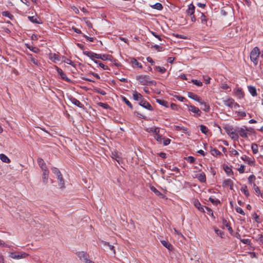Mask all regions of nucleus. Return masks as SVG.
Here are the masks:
<instances>
[{
	"instance_id": "nucleus-5",
	"label": "nucleus",
	"mask_w": 263,
	"mask_h": 263,
	"mask_svg": "<svg viewBox=\"0 0 263 263\" xmlns=\"http://www.w3.org/2000/svg\"><path fill=\"white\" fill-rule=\"evenodd\" d=\"M139 104L144 108H146L149 110H153V108L152 105L146 101L142 99L139 102Z\"/></svg>"
},
{
	"instance_id": "nucleus-9",
	"label": "nucleus",
	"mask_w": 263,
	"mask_h": 263,
	"mask_svg": "<svg viewBox=\"0 0 263 263\" xmlns=\"http://www.w3.org/2000/svg\"><path fill=\"white\" fill-rule=\"evenodd\" d=\"M56 70L58 74L60 76L62 79L65 80L67 82L70 81V80L67 77L66 74L63 71V70L61 68L56 66Z\"/></svg>"
},
{
	"instance_id": "nucleus-7",
	"label": "nucleus",
	"mask_w": 263,
	"mask_h": 263,
	"mask_svg": "<svg viewBox=\"0 0 263 263\" xmlns=\"http://www.w3.org/2000/svg\"><path fill=\"white\" fill-rule=\"evenodd\" d=\"M186 106L188 107V109H189V111L196 114L198 117H199L201 116V111L198 108L195 107L194 106H193L191 105H186Z\"/></svg>"
},
{
	"instance_id": "nucleus-40",
	"label": "nucleus",
	"mask_w": 263,
	"mask_h": 263,
	"mask_svg": "<svg viewBox=\"0 0 263 263\" xmlns=\"http://www.w3.org/2000/svg\"><path fill=\"white\" fill-rule=\"evenodd\" d=\"M224 170L228 176H231L233 174L232 169L228 166H224Z\"/></svg>"
},
{
	"instance_id": "nucleus-12",
	"label": "nucleus",
	"mask_w": 263,
	"mask_h": 263,
	"mask_svg": "<svg viewBox=\"0 0 263 263\" xmlns=\"http://www.w3.org/2000/svg\"><path fill=\"white\" fill-rule=\"evenodd\" d=\"M237 132L238 133V136L239 135L242 138H247L248 137V133L246 132V129L243 128H238L236 129Z\"/></svg>"
},
{
	"instance_id": "nucleus-35",
	"label": "nucleus",
	"mask_w": 263,
	"mask_h": 263,
	"mask_svg": "<svg viewBox=\"0 0 263 263\" xmlns=\"http://www.w3.org/2000/svg\"><path fill=\"white\" fill-rule=\"evenodd\" d=\"M2 15L4 16H5V17H7L11 20H12L14 18L13 15L12 14H11L10 12L8 11L3 12Z\"/></svg>"
},
{
	"instance_id": "nucleus-43",
	"label": "nucleus",
	"mask_w": 263,
	"mask_h": 263,
	"mask_svg": "<svg viewBox=\"0 0 263 263\" xmlns=\"http://www.w3.org/2000/svg\"><path fill=\"white\" fill-rule=\"evenodd\" d=\"M26 47L29 49L31 51L34 53H38L40 51V49L35 47H31L29 46L28 44H26Z\"/></svg>"
},
{
	"instance_id": "nucleus-23",
	"label": "nucleus",
	"mask_w": 263,
	"mask_h": 263,
	"mask_svg": "<svg viewBox=\"0 0 263 263\" xmlns=\"http://www.w3.org/2000/svg\"><path fill=\"white\" fill-rule=\"evenodd\" d=\"M133 99L136 101H141L143 99L142 96L137 91H135L133 95Z\"/></svg>"
},
{
	"instance_id": "nucleus-50",
	"label": "nucleus",
	"mask_w": 263,
	"mask_h": 263,
	"mask_svg": "<svg viewBox=\"0 0 263 263\" xmlns=\"http://www.w3.org/2000/svg\"><path fill=\"white\" fill-rule=\"evenodd\" d=\"M194 205L196 208H197L200 211H202V210L201 209V207H202L203 206H201L200 202L198 200H195L194 201Z\"/></svg>"
},
{
	"instance_id": "nucleus-17",
	"label": "nucleus",
	"mask_w": 263,
	"mask_h": 263,
	"mask_svg": "<svg viewBox=\"0 0 263 263\" xmlns=\"http://www.w3.org/2000/svg\"><path fill=\"white\" fill-rule=\"evenodd\" d=\"M28 56L29 60L32 62L35 65L39 67L41 65L39 61L36 59L31 54L28 53L27 54Z\"/></svg>"
},
{
	"instance_id": "nucleus-16",
	"label": "nucleus",
	"mask_w": 263,
	"mask_h": 263,
	"mask_svg": "<svg viewBox=\"0 0 263 263\" xmlns=\"http://www.w3.org/2000/svg\"><path fill=\"white\" fill-rule=\"evenodd\" d=\"M201 209L202 210V212H203L204 213H206L207 214L211 216L213 218H215V217L213 215V211L210 208H209L208 206H205L201 207Z\"/></svg>"
},
{
	"instance_id": "nucleus-27",
	"label": "nucleus",
	"mask_w": 263,
	"mask_h": 263,
	"mask_svg": "<svg viewBox=\"0 0 263 263\" xmlns=\"http://www.w3.org/2000/svg\"><path fill=\"white\" fill-rule=\"evenodd\" d=\"M156 102L159 103L160 105H162L163 106H165L166 107H168V105H169L168 102L167 101L164 100L160 99H156Z\"/></svg>"
},
{
	"instance_id": "nucleus-61",
	"label": "nucleus",
	"mask_w": 263,
	"mask_h": 263,
	"mask_svg": "<svg viewBox=\"0 0 263 263\" xmlns=\"http://www.w3.org/2000/svg\"><path fill=\"white\" fill-rule=\"evenodd\" d=\"M187 160L191 163H193L195 161V158L192 156H189L187 158Z\"/></svg>"
},
{
	"instance_id": "nucleus-1",
	"label": "nucleus",
	"mask_w": 263,
	"mask_h": 263,
	"mask_svg": "<svg viewBox=\"0 0 263 263\" xmlns=\"http://www.w3.org/2000/svg\"><path fill=\"white\" fill-rule=\"evenodd\" d=\"M136 80L143 85H156V82L151 79L147 75H140L136 76Z\"/></svg>"
},
{
	"instance_id": "nucleus-51",
	"label": "nucleus",
	"mask_w": 263,
	"mask_h": 263,
	"mask_svg": "<svg viewBox=\"0 0 263 263\" xmlns=\"http://www.w3.org/2000/svg\"><path fill=\"white\" fill-rule=\"evenodd\" d=\"M253 218L255 220V221L257 222V223H260V218H259V216L256 213H254L253 214Z\"/></svg>"
},
{
	"instance_id": "nucleus-28",
	"label": "nucleus",
	"mask_w": 263,
	"mask_h": 263,
	"mask_svg": "<svg viewBox=\"0 0 263 263\" xmlns=\"http://www.w3.org/2000/svg\"><path fill=\"white\" fill-rule=\"evenodd\" d=\"M0 159L2 161L5 163H8L10 162V159L4 154H0Z\"/></svg>"
},
{
	"instance_id": "nucleus-44",
	"label": "nucleus",
	"mask_w": 263,
	"mask_h": 263,
	"mask_svg": "<svg viewBox=\"0 0 263 263\" xmlns=\"http://www.w3.org/2000/svg\"><path fill=\"white\" fill-rule=\"evenodd\" d=\"M251 149L253 153L256 154L258 153V145L255 143H253L251 145Z\"/></svg>"
},
{
	"instance_id": "nucleus-60",
	"label": "nucleus",
	"mask_w": 263,
	"mask_h": 263,
	"mask_svg": "<svg viewBox=\"0 0 263 263\" xmlns=\"http://www.w3.org/2000/svg\"><path fill=\"white\" fill-rule=\"evenodd\" d=\"M175 98L179 101L181 102H184L185 101H187L186 98L181 96H175Z\"/></svg>"
},
{
	"instance_id": "nucleus-33",
	"label": "nucleus",
	"mask_w": 263,
	"mask_h": 263,
	"mask_svg": "<svg viewBox=\"0 0 263 263\" xmlns=\"http://www.w3.org/2000/svg\"><path fill=\"white\" fill-rule=\"evenodd\" d=\"M151 7L153 9L158 10H161L163 9V6L162 4L160 3H157L151 6Z\"/></svg>"
},
{
	"instance_id": "nucleus-41",
	"label": "nucleus",
	"mask_w": 263,
	"mask_h": 263,
	"mask_svg": "<svg viewBox=\"0 0 263 263\" xmlns=\"http://www.w3.org/2000/svg\"><path fill=\"white\" fill-rule=\"evenodd\" d=\"M240 190L244 193V194L246 196L248 197L250 195V193L248 190L247 185H243V186H242Z\"/></svg>"
},
{
	"instance_id": "nucleus-48",
	"label": "nucleus",
	"mask_w": 263,
	"mask_h": 263,
	"mask_svg": "<svg viewBox=\"0 0 263 263\" xmlns=\"http://www.w3.org/2000/svg\"><path fill=\"white\" fill-rule=\"evenodd\" d=\"M52 172L53 173L55 174L57 176H60L61 174V172L59 171V170L57 167H52L51 168Z\"/></svg>"
},
{
	"instance_id": "nucleus-15",
	"label": "nucleus",
	"mask_w": 263,
	"mask_h": 263,
	"mask_svg": "<svg viewBox=\"0 0 263 263\" xmlns=\"http://www.w3.org/2000/svg\"><path fill=\"white\" fill-rule=\"evenodd\" d=\"M145 131L147 133H153L155 135H157L160 132V128L156 126H153L151 127L146 128L145 129Z\"/></svg>"
},
{
	"instance_id": "nucleus-63",
	"label": "nucleus",
	"mask_w": 263,
	"mask_h": 263,
	"mask_svg": "<svg viewBox=\"0 0 263 263\" xmlns=\"http://www.w3.org/2000/svg\"><path fill=\"white\" fill-rule=\"evenodd\" d=\"M171 141V140L169 138L164 139H163V144L164 145L166 146L170 143Z\"/></svg>"
},
{
	"instance_id": "nucleus-49",
	"label": "nucleus",
	"mask_w": 263,
	"mask_h": 263,
	"mask_svg": "<svg viewBox=\"0 0 263 263\" xmlns=\"http://www.w3.org/2000/svg\"><path fill=\"white\" fill-rule=\"evenodd\" d=\"M175 129L177 130H182L183 133H185L187 129V128L184 127V126H175Z\"/></svg>"
},
{
	"instance_id": "nucleus-46",
	"label": "nucleus",
	"mask_w": 263,
	"mask_h": 263,
	"mask_svg": "<svg viewBox=\"0 0 263 263\" xmlns=\"http://www.w3.org/2000/svg\"><path fill=\"white\" fill-rule=\"evenodd\" d=\"M200 129L201 132L204 134H207L209 132V129L207 127L203 125H200Z\"/></svg>"
},
{
	"instance_id": "nucleus-24",
	"label": "nucleus",
	"mask_w": 263,
	"mask_h": 263,
	"mask_svg": "<svg viewBox=\"0 0 263 263\" xmlns=\"http://www.w3.org/2000/svg\"><path fill=\"white\" fill-rule=\"evenodd\" d=\"M57 179L59 180V185L60 189H64L65 187V183L62 175L61 174L60 176H58Z\"/></svg>"
},
{
	"instance_id": "nucleus-14",
	"label": "nucleus",
	"mask_w": 263,
	"mask_h": 263,
	"mask_svg": "<svg viewBox=\"0 0 263 263\" xmlns=\"http://www.w3.org/2000/svg\"><path fill=\"white\" fill-rule=\"evenodd\" d=\"M201 106V109L205 112H209L210 109L209 105L206 104L204 101H202L200 98V101L198 102Z\"/></svg>"
},
{
	"instance_id": "nucleus-29",
	"label": "nucleus",
	"mask_w": 263,
	"mask_h": 263,
	"mask_svg": "<svg viewBox=\"0 0 263 263\" xmlns=\"http://www.w3.org/2000/svg\"><path fill=\"white\" fill-rule=\"evenodd\" d=\"M161 242L163 246L166 248L168 250H171L172 249V245L169 243L167 240H161Z\"/></svg>"
},
{
	"instance_id": "nucleus-58",
	"label": "nucleus",
	"mask_w": 263,
	"mask_h": 263,
	"mask_svg": "<svg viewBox=\"0 0 263 263\" xmlns=\"http://www.w3.org/2000/svg\"><path fill=\"white\" fill-rule=\"evenodd\" d=\"M257 240L259 242V243L263 244V235L259 234L258 235Z\"/></svg>"
},
{
	"instance_id": "nucleus-59",
	"label": "nucleus",
	"mask_w": 263,
	"mask_h": 263,
	"mask_svg": "<svg viewBox=\"0 0 263 263\" xmlns=\"http://www.w3.org/2000/svg\"><path fill=\"white\" fill-rule=\"evenodd\" d=\"M235 210L237 213H238L242 215H245V213L243 210L241 208H240L239 207H237L235 208Z\"/></svg>"
},
{
	"instance_id": "nucleus-13",
	"label": "nucleus",
	"mask_w": 263,
	"mask_h": 263,
	"mask_svg": "<svg viewBox=\"0 0 263 263\" xmlns=\"http://www.w3.org/2000/svg\"><path fill=\"white\" fill-rule=\"evenodd\" d=\"M241 159L243 161L247 162L248 164L250 165L254 166L255 165V160L254 158H250L246 155H243L241 157Z\"/></svg>"
},
{
	"instance_id": "nucleus-19",
	"label": "nucleus",
	"mask_w": 263,
	"mask_h": 263,
	"mask_svg": "<svg viewBox=\"0 0 263 263\" xmlns=\"http://www.w3.org/2000/svg\"><path fill=\"white\" fill-rule=\"evenodd\" d=\"M196 178H197L201 182H204L206 181L205 175L203 172L197 174L196 175Z\"/></svg>"
},
{
	"instance_id": "nucleus-2",
	"label": "nucleus",
	"mask_w": 263,
	"mask_h": 263,
	"mask_svg": "<svg viewBox=\"0 0 263 263\" xmlns=\"http://www.w3.org/2000/svg\"><path fill=\"white\" fill-rule=\"evenodd\" d=\"M260 54V51L257 47H254L250 53V59L255 65L258 63V58Z\"/></svg>"
},
{
	"instance_id": "nucleus-39",
	"label": "nucleus",
	"mask_w": 263,
	"mask_h": 263,
	"mask_svg": "<svg viewBox=\"0 0 263 263\" xmlns=\"http://www.w3.org/2000/svg\"><path fill=\"white\" fill-rule=\"evenodd\" d=\"M28 20L32 23H35V24H41L42 23L40 22L36 17H35L34 16H29L28 17Z\"/></svg>"
},
{
	"instance_id": "nucleus-31",
	"label": "nucleus",
	"mask_w": 263,
	"mask_h": 263,
	"mask_svg": "<svg viewBox=\"0 0 263 263\" xmlns=\"http://www.w3.org/2000/svg\"><path fill=\"white\" fill-rule=\"evenodd\" d=\"M49 59L54 63H55L57 61H60V58L59 55L55 53L51 54L50 55Z\"/></svg>"
},
{
	"instance_id": "nucleus-53",
	"label": "nucleus",
	"mask_w": 263,
	"mask_h": 263,
	"mask_svg": "<svg viewBox=\"0 0 263 263\" xmlns=\"http://www.w3.org/2000/svg\"><path fill=\"white\" fill-rule=\"evenodd\" d=\"M215 232L218 236H219L221 237H222V236L224 234V233L222 231L218 229H215Z\"/></svg>"
},
{
	"instance_id": "nucleus-25",
	"label": "nucleus",
	"mask_w": 263,
	"mask_h": 263,
	"mask_svg": "<svg viewBox=\"0 0 263 263\" xmlns=\"http://www.w3.org/2000/svg\"><path fill=\"white\" fill-rule=\"evenodd\" d=\"M248 90L253 97L257 96L256 89L254 86L250 85L248 86Z\"/></svg>"
},
{
	"instance_id": "nucleus-32",
	"label": "nucleus",
	"mask_w": 263,
	"mask_h": 263,
	"mask_svg": "<svg viewBox=\"0 0 263 263\" xmlns=\"http://www.w3.org/2000/svg\"><path fill=\"white\" fill-rule=\"evenodd\" d=\"M224 129L226 130V132L227 133L228 135H230L231 134H232L233 132H234L235 130H234L233 127L231 125H228L224 127Z\"/></svg>"
},
{
	"instance_id": "nucleus-11",
	"label": "nucleus",
	"mask_w": 263,
	"mask_h": 263,
	"mask_svg": "<svg viewBox=\"0 0 263 263\" xmlns=\"http://www.w3.org/2000/svg\"><path fill=\"white\" fill-rule=\"evenodd\" d=\"M37 162L39 166L42 171H46V170H48L47 165L42 158H37Z\"/></svg>"
},
{
	"instance_id": "nucleus-21",
	"label": "nucleus",
	"mask_w": 263,
	"mask_h": 263,
	"mask_svg": "<svg viewBox=\"0 0 263 263\" xmlns=\"http://www.w3.org/2000/svg\"><path fill=\"white\" fill-rule=\"evenodd\" d=\"M195 7L193 4H191L188 6V9L186 10V13L188 15H192L195 12Z\"/></svg>"
},
{
	"instance_id": "nucleus-30",
	"label": "nucleus",
	"mask_w": 263,
	"mask_h": 263,
	"mask_svg": "<svg viewBox=\"0 0 263 263\" xmlns=\"http://www.w3.org/2000/svg\"><path fill=\"white\" fill-rule=\"evenodd\" d=\"M111 56L108 54H100L99 59H101L103 61L111 60Z\"/></svg>"
},
{
	"instance_id": "nucleus-3",
	"label": "nucleus",
	"mask_w": 263,
	"mask_h": 263,
	"mask_svg": "<svg viewBox=\"0 0 263 263\" xmlns=\"http://www.w3.org/2000/svg\"><path fill=\"white\" fill-rule=\"evenodd\" d=\"M28 255L29 254L25 252H22L18 254H16L15 253L12 252L10 253V257L13 259H18L21 258H26Z\"/></svg>"
},
{
	"instance_id": "nucleus-57",
	"label": "nucleus",
	"mask_w": 263,
	"mask_h": 263,
	"mask_svg": "<svg viewBox=\"0 0 263 263\" xmlns=\"http://www.w3.org/2000/svg\"><path fill=\"white\" fill-rule=\"evenodd\" d=\"M192 82L194 84L198 86H201L202 85V82L199 81V80H193L192 81Z\"/></svg>"
},
{
	"instance_id": "nucleus-20",
	"label": "nucleus",
	"mask_w": 263,
	"mask_h": 263,
	"mask_svg": "<svg viewBox=\"0 0 263 263\" xmlns=\"http://www.w3.org/2000/svg\"><path fill=\"white\" fill-rule=\"evenodd\" d=\"M187 97L189 98L193 99L197 102H199V101H200V98L193 92H188Z\"/></svg>"
},
{
	"instance_id": "nucleus-38",
	"label": "nucleus",
	"mask_w": 263,
	"mask_h": 263,
	"mask_svg": "<svg viewBox=\"0 0 263 263\" xmlns=\"http://www.w3.org/2000/svg\"><path fill=\"white\" fill-rule=\"evenodd\" d=\"M211 153L212 155L215 156L221 155V153L216 148H211Z\"/></svg>"
},
{
	"instance_id": "nucleus-64",
	"label": "nucleus",
	"mask_w": 263,
	"mask_h": 263,
	"mask_svg": "<svg viewBox=\"0 0 263 263\" xmlns=\"http://www.w3.org/2000/svg\"><path fill=\"white\" fill-rule=\"evenodd\" d=\"M236 94L239 96L240 98L241 97L243 96V92L242 90L240 88H238L236 91Z\"/></svg>"
},
{
	"instance_id": "nucleus-54",
	"label": "nucleus",
	"mask_w": 263,
	"mask_h": 263,
	"mask_svg": "<svg viewBox=\"0 0 263 263\" xmlns=\"http://www.w3.org/2000/svg\"><path fill=\"white\" fill-rule=\"evenodd\" d=\"M155 138L159 143H161L162 140L163 139L162 136L161 135H159V134L156 135Z\"/></svg>"
},
{
	"instance_id": "nucleus-42",
	"label": "nucleus",
	"mask_w": 263,
	"mask_h": 263,
	"mask_svg": "<svg viewBox=\"0 0 263 263\" xmlns=\"http://www.w3.org/2000/svg\"><path fill=\"white\" fill-rule=\"evenodd\" d=\"M229 136L233 140H237L239 138V136L236 130H235V131L231 134Z\"/></svg>"
},
{
	"instance_id": "nucleus-56",
	"label": "nucleus",
	"mask_w": 263,
	"mask_h": 263,
	"mask_svg": "<svg viewBox=\"0 0 263 263\" xmlns=\"http://www.w3.org/2000/svg\"><path fill=\"white\" fill-rule=\"evenodd\" d=\"M256 178L254 175H250L248 178V182L250 184H252V183L255 180Z\"/></svg>"
},
{
	"instance_id": "nucleus-52",
	"label": "nucleus",
	"mask_w": 263,
	"mask_h": 263,
	"mask_svg": "<svg viewBox=\"0 0 263 263\" xmlns=\"http://www.w3.org/2000/svg\"><path fill=\"white\" fill-rule=\"evenodd\" d=\"M209 200L215 205H217L220 203V201L219 200L215 199L212 197L209 198Z\"/></svg>"
},
{
	"instance_id": "nucleus-26",
	"label": "nucleus",
	"mask_w": 263,
	"mask_h": 263,
	"mask_svg": "<svg viewBox=\"0 0 263 263\" xmlns=\"http://www.w3.org/2000/svg\"><path fill=\"white\" fill-rule=\"evenodd\" d=\"M130 63L132 64L133 66L134 67H138L141 68L142 66L141 63L138 62L137 60L135 58H132L130 61Z\"/></svg>"
},
{
	"instance_id": "nucleus-18",
	"label": "nucleus",
	"mask_w": 263,
	"mask_h": 263,
	"mask_svg": "<svg viewBox=\"0 0 263 263\" xmlns=\"http://www.w3.org/2000/svg\"><path fill=\"white\" fill-rule=\"evenodd\" d=\"M43 174H42V179L43 182L45 184H47L48 182V176H49V171L48 170H46V171H43Z\"/></svg>"
},
{
	"instance_id": "nucleus-34",
	"label": "nucleus",
	"mask_w": 263,
	"mask_h": 263,
	"mask_svg": "<svg viewBox=\"0 0 263 263\" xmlns=\"http://www.w3.org/2000/svg\"><path fill=\"white\" fill-rule=\"evenodd\" d=\"M222 185H223V186H228L229 185H233V182L231 179H227L223 181Z\"/></svg>"
},
{
	"instance_id": "nucleus-36",
	"label": "nucleus",
	"mask_w": 263,
	"mask_h": 263,
	"mask_svg": "<svg viewBox=\"0 0 263 263\" xmlns=\"http://www.w3.org/2000/svg\"><path fill=\"white\" fill-rule=\"evenodd\" d=\"M122 100L130 108L133 109V105L132 103L128 101V100L125 97L122 96Z\"/></svg>"
},
{
	"instance_id": "nucleus-22",
	"label": "nucleus",
	"mask_w": 263,
	"mask_h": 263,
	"mask_svg": "<svg viewBox=\"0 0 263 263\" xmlns=\"http://www.w3.org/2000/svg\"><path fill=\"white\" fill-rule=\"evenodd\" d=\"M100 243L104 247L108 246L109 248V249L112 251L114 252V254H115V250L114 249V247L112 245H111L109 244V242L105 241L104 240H101Z\"/></svg>"
},
{
	"instance_id": "nucleus-6",
	"label": "nucleus",
	"mask_w": 263,
	"mask_h": 263,
	"mask_svg": "<svg viewBox=\"0 0 263 263\" xmlns=\"http://www.w3.org/2000/svg\"><path fill=\"white\" fill-rule=\"evenodd\" d=\"M69 101L74 105L77 106L78 107L84 108V106L83 104H82L78 100L73 97H68Z\"/></svg>"
},
{
	"instance_id": "nucleus-45",
	"label": "nucleus",
	"mask_w": 263,
	"mask_h": 263,
	"mask_svg": "<svg viewBox=\"0 0 263 263\" xmlns=\"http://www.w3.org/2000/svg\"><path fill=\"white\" fill-rule=\"evenodd\" d=\"M95 62L98 64L100 67L103 68L104 70H108L109 68L107 66L105 65L102 63L100 62L99 61H95Z\"/></svg>"
},
{
	"instance_id": "nucleus-37",
	"label": "nucleus",
	"mask_w": 263,
	"mask_h": 263,
	"mask_svg": "<svg viewBox=\"0 0 263 263\" xmlns=\"http://www.w3.org/2000/svg\"><path fill=\"white\" fill-rule=\"evenodd\" d=\"M151 190L154 192L156 196H162L163 194L154 186L151 187Z\"/></svg>"
},
{
	"instance_id": "nucleus-55",
	"label": "nucleus",
	"mask_w": 263,
	"mask_h": 263,
	"mask_svg": "<svg viewBox=\"0 0 263 263\" xmlns=\"http://www.w3.org/2000/svg\"><path fill=\"white\" fill-rule=\"evenodd\" d=\"M240 241L248 245H251V241L249 239H240Z\"/></svg>"
},
{
	"instance_id": "nucleus-47",
	"label": "nucleus",
	"mask_w": 263,
	"mask_h": 263,
	"mask_svg": "<svg viewBox=\"0 0 263 263\" xmlns=\"http://www.w3.org/2000/svg\"><path fill=\"white\" fill-rule=\"evenodd\" d=\"M155 68L161 73H164L166 71V69L163 67L157 66Z\"/></svg>"
},
{
	"instance_id": "nucleus-4",
	"label": "nucleus",
	"mask_w": 263,
	"mask_h": 263,
	"mask_svg": "<svg viewBox=\"0 0 263 263\" xmlns=\"http://www.w3.org/2000/svg\"><path fill=\"white\" fill-rule=\"evenodd\" d=\"M83 53L84 55L87 56L90 59H91L92 61L95 62V61H97L96 59H99V54L96 53H94L92 51H83Z\"/></svg>"
},
{
	"instance_id": "nucleus-62",
	"label": "nucleus",
	"mask_w": 263,
	"mask_h": 263,
	"mask_svg": "<svg viewBox=\"0 0 263 263\" xmlns=\"http://www.w3.org/2000/svg\"><path fill=\"white\" fill-rule=\"evenodd\" d=\"M151 33L155 37L158 39V40L159 41L162 40V38H161V36L160 35L158 34L156 32L152 31Z\"/></svg>"
},
{
	"instance_id": "nucleus-10",
	"label": "nucleus",
	"mask_w": 263,
	"mask_h": 263,
	"mask_svg": "<svg viewBox=\"0 0 263 263\" xmlns=\"http://www.w3.org/2000/svg\"><path fill=\"white\" fill-rule=\"evenodd\" d=\"M223 103L224 105L231 108L233 107V105L238 106V104L236 103H235L234 100L232 98H229L227 100H224Z\"/></svg>"
},
{
	"instance_id": "nucleus-8",
	"label": "nucleus",
	"mask_w": 263,
	"mask_h": 263,
	"mask_svg": "<svg viewBox=\"0 0 263 263\" xmlns=\"http://www.w3.org/2000/svg\"><path fill=\"white\" fill-rule=\"evenodd\" d=\"M77 255L80 259H83L85 263L87 260L88 259V254L84 251L78 252L77 253Z\"/></svg>"
}]
</instances>
